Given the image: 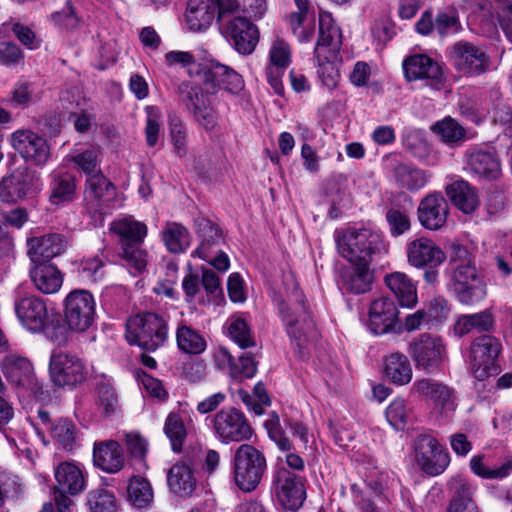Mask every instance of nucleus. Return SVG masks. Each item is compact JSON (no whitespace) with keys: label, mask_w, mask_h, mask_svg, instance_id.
<instances>
[{"label":"nucleus","mask_w":512,"mask_h":512,"mask_svg":"<svg viewBox=\"0 0 512 512\" xmlns=\"http://www.w3.org/2000/svg\"><path fill=\"white\" fill-rule=\"evenodd\" d=\"M287 334L299 349L315 335V322L294 273L284 272L281 285L272 293Z\"/></svg>","instance_id":"1"},{"label":"nucleus","mask_w":512,"mask_h":512,"mask_svg":"<svg viewBox=\"0 0 512 512\" xmlns=\"http://www.w3.org/2000/svg\"><path fill=\"white\" fill-rule=\"evenodd\" d=\"M335 242L338 253L351 264L370 265L375 254L387 252L381 236L366 228L336 231Z\"/></svg>","instance_id":"2"},{"label":"nucleus","mask_w":512,"mask_h":512,"mask_svg":"<svg viewBox=\"0 0 512 512\" xmlns=\"http://www.w3.org/2000/svg\"><path fill=\"white\" fill-rule=\"evenodd\" d=\"M267 469L266 457L255 446L239 445L232 457V478L243 492H252L260 484Z\"/></svg>","instance_id":"3"},{"label":"nucleus","mask_w":512,"mask_h":512,"mask_svg":"<svg viewBox=\"0 0 512 512\" xmlns=\"http://www.w3.org/2000/svg\"><path fill=\"white\" fill-rule=\"evenodd\" d=\"M125 337L131 345L155 351L168 338L167 321L163 316L153 312L137 314L127 320Z\"/></svg>","instance_id":"4"},{"label":"nucleus","mask_w":512,"mask_h":512,"mask_svg":"<svg viewBox=\"0 0 512 512\" xmlns=\"http://www.w3.org/2000/svg\"><path fill=\"white\" fill-rule=\"evenodd\" d=\"M408 353L416 369L426 374L439 372L448 359L445 341L430 333H422L413 338L408 345Z\"/></svg>","instance_id":"5"},{"label":"nucleus","mask_w":512,"mask_h":512,"mask_svg":"<svg viewBox=\"0 0 512 512\" xmlns=\"http://www.w3.org/2000/svg\"><path fill=\"white\" fill-rule=\"evenodd\" d=\"M412 455L418 468L432 477L442 474L450 464L449 452L430 434H419L415 437Z\"/></svg>","instance_id":"6"},{"label":"nucleus","mask_w":512,"mask_h":512,"mask_svg":"<svg viewBox=\"0 0 512 512\" xmlns=\"http://www.w3.org/2000/svg\"><path fill=\"white\" fill-rule=\"evenodd\" d=\"M49 375L55 386L75 388L86 381L88 369L77 355L53 351L49 360Z\"/></svg>","instance_id":"7"},{"label":"nucleus","mask_w":512,"mask_h":512,"mask_svg":"<svg viewBox=\"0 0 512 512\" xmlns=\"http://www.w3.org/2000/svg\"><path fill=\"white\" fill-rule=\"evenodd\" d=\"M197 75L208 95H216L221 90L236 95L244 88V80L239 73L216 61L201 65Z\"/></svg>","instance_id":"8"},{"label":"nucleus","mask_w":512,"mask_h":512,"mask_svg":"<svg viewBox=\"0 0 512 512\" xmlns=\"http://www.w3.org/2000/svg\"><path fill=\"white\" fill-rule=\"evenodd\" d=\"M56 484L53 488L54 501L60 512H68L73 501L70 496L80 494L86 485L82 469L72 462L60 463L54 471Z\"/></svg>","instance_id":"9"},{"label":"nucleus","mask_w":512,"mask_h":512,"mask_svg":"<svg viewBox=\"0 0 512 512\" xmlns=\"http://www.w3.org/2000/svg\"><path fill=\"white\" fill-rule=\"evenodd\" d=\"M64 316L70 330H88L96 316V302L92 293L84 289L71 291L64 299Z\"/></svg>","instance_id":"10"},{"label":"nucleus","mask_w":512,"mask_h":512,"mask_svg":"<svg viewBox=\"0 0 512 512\" xmlns=\"http://www.w3.org/2000/svg\"><path fill=\"white\" fill-rule=\"evenodd\" d=\"M10 144L26 163L35 167H44L52 155L48 140L31 129L14 131Z\"/></svg>","instance_id":"11"},{"label":"nucleus","mask_w":512,"mask_h":512,"mask_svg":"<svg viewBox=\"0 0 512 512\" xmlns=\"http://www.w3.org/2000/svg\"><path fill=\"white\" fill-rule=\"evenodd\" d=\"M212 428L217 439L223 444L249 441L253 435L245 415L233 407L218 411L213 418Z\"/></svg>","instance_id":"12"},{"label":"nucleus","mask_w":512,"mask_h":512,"mask_svg":"<svg viewBox=\"0 0 512 512\" xmlns=\"http://www.w3.org/2000/svg\"><path fill=\"white\" fill-rule=\"evenodd\" d=\"M502 351V344L498 338L484 334L474 339L470 346L471 368L474 376L483 380L495 371V362Z\"/></svg>","instance_id":"13"},{"label":"nucleus","mask_w":512,"mask_h":512,"mask_svg":"<svg viewBox=\"0 0 512 512\" xmlns=\"http://www.w3.org/2000/svg\"><path fill=\"white\" fill-rule=\"evenodd\" d=\"M453 288L457 299L465 305H474L486 296V285L473 264L453 269Z\"/></svg>","instance_id":"14"},{"label":"nucleus","mask_w":512,"mask_h":512,"mask_svg":"<svg viewBox=\"0 0 512 512\" xmlns=\"http://www.w3.org/2000/svg\"><path fill=\"white\" fill-rule=\"evenodd\" d=\"M273 486L278 502L285 509L297 510L303 505L306 491L301 476L280 467L274 474Z\"/></svg>","instance_id":"15"},{"label":"nucleus","mask_w":512,"mask_h":512,"mask_svg":"<svg viewBox=\"0 0 512 512\" xmlns=\"http://www.w3.org/2000/svg\"><path fill=\"white\" fill-rule=\"evenodd\" d=\"M38 181L29 169L5 175L0 180V201L13 204L27 199L39 191Z\"/></svg>","instance_id":"16"},{"label":"nucleus","mask_w":512,"mask_h":512,"mask_svg":"<svg viewBox=\"0 0 512 512\" xmlns=\"http://www.w3.org/2000/svg\"><path fill=\"white\" fill-rule=\"evenodd\" d=\"M14 309L22 326L33 333L42 332L50 320L46 301L36 295L16 299Z\"/></svg>","instance_id":"17"},{"label":"nucleus","mask_w":512,"mask_h":512,"mask_svg":"<svg viewBox=\"0 0 512 512\" xmlns=\"http://www.w3.org/2000/svg\"><path fill=\"white\" fill-rule=\"evenodd\" d=\"M410 393L413 396L431 401L441 412L452 411L455 408L453 388L431 378H421L414 381Z\"/></svg>","instance_id":"18"},{"label":"nucleus","mask_w":512,"mask_h":512,"mask_svg":"<svg viewBox=\"0 0 512 512\" xmlns=\"http://www.w3.org/2000/svg\"><path fill=\"white\" fill-rule=\"evenodd\" d=\"M223 34L241 54H251L258 43L257 27L245 17H234L222 27Z\"/></svg>","instance_id":"19"},{"label":"nucleus","mask_w":512,"mask_h":512,"mask_svg":"<svg viewBox=\"0 0 512 512\" xmlns=\"http://www.w3.org/2000/svg\"><path fill=\"white\" fill-rule=\"evenodd\" d=\"M70 245L69 239L58 233H49L27 240V255L31 263H49V261L63 254Z\"/></svg>","instance_id":"20"},{"label":"nucleus","mask_w":512,"mask_h":512,"mask_svg":"<svg viewBox=\"0 0 512 512\" xmlns=\"http://www.w3.org/2000/svg\"><path fill=\"white\" fill-rule=\"evenodd\" d=\"M407 261L415 268H436L445 259V252L430 238L419 237L407 244Z\"/></svg>","instance_id":"21"},{"label":"nucleus","mask_w":512,"mask_h":512,"mask_svg":"<svg viewBox=\"0 0 512 512\" xmlns=\"http://www.w3.org/2000/svg\"><path fill=\"white\" fill-rule=\"evenodd\" d=\"M418 220L420 224L432 231L441 229L449 214V205L441 193H430L419 203Z\"/></svg>","instance_id":"22"},{"label":"nucleus","mask_w":512,"mask_h":512,"mask_svg":"<svg viewBox=\"0 0 512 512\" xmlns=\"http://www.w3.org/2000/svg\"><path fill=\"white\" fill-rule=\"evenodd\" d=\"M398 314L397 306L391 298L375 299L369 308V330L376 335L395 330L398 325Z\"/></svg>","instance_id":"23"},{"label":"nucleus","mask_w":512,"mask_h":512,"mask_svg":"<svg viewBox=\"0 0 512 512\" xmlns=\"http://www.w3.org/2000/svg\"><path fill=\"white\" fill-rule=\"evenodd\" d=\"M456 69L467 75H479L489 67V58L480 48L469 42H458L453 47Z\"/></svg>","instance_id":"24"},{"label":"nucleus","mask_w":512,"mask_h":512,"mask_svg":"<svg viewBox=\"0 0 512 512\" xmlns=\"http://www.w3.org/2000/svg\"><path fill=\"white\" fill-rule=\"evenodd\" d=\"M195 231L200 241L198 247L192 252V257L209 259L218 251L224 243L221 229L211 220L198 217L195 219Z\"/></svg>","instance_id":"25"},{"label":"nucleus","mask_w":512,"mask_h":512,"mask_svg":"<svg viewBox=\"0 0 512 512\" xmlns=\"http://www.w3.org/2000/svg\"><path fill=\"white\" fill-rule=\"evenodd\" d=\"M264 427L271 441L275 443L279 450L286 452L285 461L289 468L302 471L305 468V462L301 456L293 452V442L286 436V432L281 425L277 413L272 412L264 423Z\"/></svg>","instance_id":"26"},{"label":"nucleus","mask_w":512,"mask_h":512,"mask_svg":"<svg viewBox=\"0 0 512 512\" xmlns=\"http://www.w3.org/2000/svg\"><path fill=\"white\" fill-rule=\"evenodd\" d=\"M342 45V34L340 28L335 24L330 15L320 14L319 16V37L314 47V58L320 63L326 55L322 51L327 48L330 57L340 51Z\"/></svg>","instance_id":"27"},{"label":"nucleus","mask_w":512,"mask_h":512,"mask_svg":"<svg viewBox=\"0 0 512 512\" xmlns=\"http://www.w3.org/2000/svg\"><path fill=\"white\" fill-rule=\"evenodd\" d=\"M297 11L287 16V22L300 43H307L312 40L315 34V17L310 13L311 5L309 0H294Z\"/></svg>","instance_id":"28"},{"label":"nucleus","mask_w":512,"mask_h":512,"mask_svg":"<svg viewBox=\"0 0 512 512\" xmlns=\"http://www.w3.org/2000/svg\"><path fill=\"white\" fill-rule=\"evenodd\" d=\"M403 69L408 81L427 79L439 83L443 80L440 65L424 54L406 58L403 62Z\"/></svg>","instance_id":"29"},{"label":"nucleus","mask_w":512,"mask_h":512,"mask_svg":"<svg viewBox=\"0 0 512 512\" xmlns=\"http://www.w3.org/2000/svg\"><path fill=\"white\" fill-rule=\"evenodd\" d=\"M94 464L107 473H117L124 466V455L120 444L114 440L95 442Z\"/></svg>","instance_id":"30"},{"label":"nucleus","mask_w":512,"mask_h":512,"mask_svg":"<svg viewBox=\"0 0 512 512\" xmlns=\"http://www.w3.org/2000/svg\"><path fill=\"white\" fill-rule=\"evenodd\" d=\"M465 156L466 168L471 173L485 179H496L500 176V162L492 152L475 148L468 150Z\"/></svg>","instance_id":"31"},{"label":"nucleus","mask_w":512,"mask_h":512,"mask_svg":"<svg viewBox=\"0 0 512 512\" xmlns=\"http://www.w3.org/2000/svg\"><path fill=\"white\" fill-rule=\"evenodd\" d=\"M29 276L35 288L44 294L57 293L63 284V274L50 263H32Z\"/></svg>","instance_id":"32"},{"label":"nucleus","mask_w":512,"mask_h":512,"mask_svg":"<svg viewBox=\"0 0 512 512\" xmlns=\"http://www.w3.org/2000/svg\"><path fill=\"white\" fill-rule=\"evenodd\" d=\"M215 18L213 0H188L184 19L189 30L203 32Z\"/></svg>","instance_id":"33"},{"label":"nucleus","mask_w":512,"mask_h":512,"mask_svg":"<svg viewBox=\"0 0 512 512\" xmlns=\"http://www.w3.org/2000/svg\"><path fill=\"white\" fill-rule=\"evenodd\" d=\"M445 191L454 206L465 214H472L480 205L478 190L465 180L452 182Z\"/></svg>","instance_id":"34"},{"label":"nucleus","mask_w":512,"mask_h":512,"mask_svg":"<svg viewBox=\"0 0 512 512\" xmlns=\"http://www.w3.org/2000/svg\"><path fill=\"white\" fill-rule=\"evenodd\" d=\"M49 201L53 205L72 202L76 195V179L68 172L53 171L50 174Z\"/></svg>","instance_id":"35"},{"label":"nucleus","mask_w":512,"mask_h":512,"mask_svg":"<svg viewBox=\"0 0 512 512\" xmlns=\"http://www.w3.org/2000/svg\"><path fill=\"white\" fill-rule=\"evenodd\" d=\"M453 496L447 508V512H479L478 506L473 500L475 487L466 479L457 477L450 484Z\"/></svg>","instance_id":"36"},{"label":"nucleus","mask_w":512,"mask_h":512,"mask_svg":"<svg viewBox=\"0 0 512 512\" xmlns=\"http://www.w3.org/2000/svg\"><path fill=\"white\" fill-rule=\"evenodd\" d=\"M444 310V299H433L422 309L406 316L404 322L405 329L408 332H412L425 326L430 327L434 321L444 317Z\"/></svg>","instance_id":"37"},{"label":"nucleus","mask_w":512,"mask_h":512,"mask_svg":"<svg viewBox=\"0 0 512 512\" xmlns=\"http://www.w3.org/2000/svg\"><path fill=\"white\" fill-rule=\"evenodd\" d=\"M384 375L396 385H406L412 380L413 370L407 356L400 352H393L383 359Z\"/></svg>","instance_id":"38"},{"label":"nucleus","mask_w":512,"mask_h":512,"mask_svg":"<svg viewBox=\"0 0 512 512\" xmlns=\"http://www.w3.org/2000/svg\"><path fill=\"white\" fill-rule=\"evenodd\" d=\"M5 377L17 386H26L32 383L33 366L31 362L21 356L8 355L1 364Z\"/></svg>","instance_id":"39"},{"label":"nucleus","mask_w":512,"mask_h":512,"mask_svg":"<svg viewBox=\"0 0 512 512\" xmlns=\"http://www.w3.org/2000/svg\"><path fill=\"white\" fill-rule=\"evenodd\" d=\"M385 283L403 307H412L417 303V288L412 280L402 272H393L385 276Z\"/></svg>","instance_id":"40"},{"label":"nucleus","mask_w":512,"mask_h":512,"mask_svg":"<svg viewBox=\"0 0 512 512\" xmlns=\"http://www.w3.org/2000/svg\"><path fill=\"white\" fill-rule=\"evenodd\" d=\"M353 267L344 271L341 276L342 287L354 294H364L371 290L373 273L369 265L352 264Z\"/></svg>","instance_id":"41"},{"label":"nucleus","mask_w":512,"mask_h":512,"mask_svg":"<svg viewBox=\"0 0 512 512\" xmlns=\"http://www.w3.org/2000/svg\"><path fill=\"white\" fill-rule=\"evenodd\" d=\"M111 230L119 236L122 247L140 246L147 235V226L130 217L113 221Z\"/></svg>","instance_id":"42"},{"label":"nucleus","mask_w":512,"mask_h":512,"mask_svg":"<svg viewBox=\"0 0 512 512\" xmlns=\"http://www.w3.org/2000/svg\"><path fill=\"white\" fill-rule=\"evenodd\" d=\"M167 482L171 491L180 497L190 496L196 486L190 466L184 463H177L170 468Z\"/></svg>","instance_id":"43"},{"label":"nucleus","mask_w":512,"mask_h":512,"mask_svg":"<svg viewBox=\"0 0 512 512\" xmlns=\"http://www.w3.org/2000/svg\"><path fill=\"white\" fill-rule=\"evenodd\" d=\"M50 435L60 448L72 451L77 446L80 430L71 419L58 418L51 423Z\"/></svg>","instance_id":"44"},{"label":"nucleus","mask_w":512,"mask_h":512,"mask_svg":"<svg viewBox=\"0 0 512 512\" xmlns=\"http://www.w3.org/2000/svg\"><path fill=\"white\" fill-rule=\"evenodd\" d=\"M393 176L403 188L410 191L422 189L429 179L424 170L404 162H397L393 166Z\"/></svg>","instance_id":"45"},{"label":"nucleus","mask_w":512,"mask_h":512,"mask_svg":"<svg viewBox=\"0 0 512 512\" xmlns=\"http://www.w3.org/2000/svg\"><path fill=\"white\" fill-rule=\"evenodd\" d=\"M161 235L167 250L174 254L184 253L191 244L190 232L177 222H167Z\"/></svg>","instance_id":"46"},{"label":"nucleus","mask_w":512,"mask_h":512,"mask_svg":"<svg viewBox=\"0 0 512 512\" xmlns=\"http://www.w3.org/2000/svg\"><path fill=\"white\" fill-rule=\"evenodd\" d=\"M494 326V316L488 310L462 315L455 324V333L462 336L472 331L487 332Z\"/></svg>","instance_id":"47"},{"label":"nucleus","mask_w":512,"mask_h":512,"mask_svg":"<svg viewBox=\"0 0 512 512\" xmlns=\"http://www.w3.org/2000/svg\"><path fill=\"white\" fill-rule=\"evenodd\" d=\"M470 468L474 474L485 479H502L512 472V456L505 458L499 465L490 466L484 456L476 455L470 460Z\"/></svg>","instance_id":"48"},{"label":"nucleus","mask_w":512,"mask_h":512,"mask_svg":"<svg viewBox=\"0 0 512 512\" xmlns=\"http://www.w3.org/2000/svg\"><path fill=\"white\" fill-rule=\"evenodd\" d=\"M178 92L181 102L191 115L210 103L208 99L209 95L206 94L202 85L199 86L191 82H182L178 87Z\"/></svg>","instance_id":"49"},{"label":"nucleus","mask_w":512,"mask_h":512,"mask_svg":"<svg viewBox=\"0 0 512 512\" xmlns=\"http://www.w3.org/2000/svg\"><path fill=\"white\" fill-rule=\"evenodd\" d=\"M176 341L178 348L187 354H201L207 347L203 336L198 331L185 324L178 326L176 330Z\"/></svg>","instance_id":"50"},{"label":"nucleus","mask_w":512,"mask_h":512,"mask_svg":"<svg viewBox=\"0 0 512 512\" xmlns=\"http://www.w3.org/2000/svg\"><path fill=\"white\" fill-rule=\"evenodd\" d=\"M128 499L136 508H147L153 501L154 493L150 482L142 477L134 476L128 485Z\"/></svg>","instance_id":"51"},{"label":"nucleus","mask_w":512,"mask_h":512,"mask_svg":"<svg viewBox=\"0 0 512 512\" xmlns=\"http://www.w3.org/2000/svg\"><path fill=\"white\" fill-rule=\"evenodd\" d=\"M115 187L108 178L101 172L86 178V196L98 201L107 200L113 197Z\"/></svg>","instance_id":"52"},{"label":"nucleus","mask_w":512,"mask_h":512,"mask_svg":"<svg viewBox=\"0 0 512 512\" xmlns=\"http://www.w3.org/2000/svg\"><path fill=\"white\" fill-rule=\"evenodd\" d=\"M163 430L170 440L172 450L180 452L187 437V430L180 415L174 412L169 413Z\"/></svg>","instance_id":"53"},{"label":"nucleus","mask_w":512,"mask_h":512,"mask_svg":"<svg viewBox=\"0 0 512 512\" xmlns=\"http://www.w3.org/2000/svg\"><path fill=\"white\" fill-rule=\"evenodd\" d=\"M431 129L441 141L449 145L456 144L465 137V129L451 117L437 121Z\"/></svg>","instance_id":"54"},{"label":"nucleus","mask_w":512,"mask_h":512,"mask_svg":"<svg viewBox=\"0 0 512 512\" xmlns=\"http://www.w3.org/2000/svg\"><path fill=\"white\" fill-rule=\"evenodd\" d=\"M386 419L395 430H404L412 419L408 403L401 398L393 400L385 411Z\"/></svg>","instance_id":"55"},{"label":"nucleus","mask_w":512,"mask_h":512,"mask_svg":"<svg viewBox=\"0 0 512 512\" xmlns=\"http://www.w3.org/2000/svg\"><path fill=\"white\" fill-rule=\"evenodd\" d=\"M87 505L90 512L117 511V500L114 493L104 488L91 490L87 494Z\"/></svg>","instance_id":"56"},{"label":"nucleus","mask_w":512,"mask_h":512,"mask_svg":"<svg viewBox=\"0 0 512 512\" xmlns=\"http://www.w3.org/2000/svg\"><path fill=\"white\" fill-rule=\"evenodd\" d=\"M70 160L81 169L86 178L101 172V152L98 148H90L75 153Z\"/></svg>","instance_id":"57"},{"label":"nucleus","mask_w":512,"mask_h":512,"mask_svg":"<svg viewBox=\"0 0 512 512\" xmlns=\"http://www.w3.org/2000/svg\"><path fill=\"white\" fill-rule=\"evenodd\" d=\"M104 266L105 261L99 255L83 259L77 265L78 277L85 282H96L104 276Z\"/></svg>","instance_id":"58"},{"label":"nucleus","mask_w":512,"mask_h":512,"mask_svg":"<svg viewBox=\"0 0 512 512\" xmlns=\"http://www.w3.org/2000/svg\"><path fill=\"white\" fill-rule=\"evenodd\" d=\"M98 406L105 416H111L119 408L118 397L109 381L103 380L97 384Z\"/></svg>","instance_id":"59"},{"label":"nucleus","mask_w":512,"mask_h":512,"mask_svg":"<svg viewBox=\"0 0 512 512\" xmlns=\"http://www.w3.org/2000/svg\"><path fill=\"white\" fill-rule=\"evenodd\" d=\"M169 129L175 153L179 157H184L188 151L186 124L179 117L170 116Z\"/></svg>","instance_id":"60"},{"label":"nucleus","mask_w":512,"mask_h":512,"mask_svg":"<svg viewBox=\"0 0 512 512\" xmlns=\"http://www.w3.org/2000/svg\"><path fill=\"white\" fill-rule=\"evenodd\" d=\"M461 29L458 12L455 8H449L439 12L435 18V30L440 35L455 34Z\"/></svg>","instance_id":"61"},{"label":"nucleus","mask_w":512,"mask_h":512,"mask_svg":"<svg viewBox=\"0 0 512 512\" xmlns=\"http://www.w3.org/2000/svg\"><path fill=\"white\" fill-rule=\"evenodd\" d=\"M122 259L134 275L143 272L147 265V254L140 246L126 245L122 247Z\"/></svg>","instance_id":"62"},{"label":"nucleus","mask_w":512,"mask_h":512,"mask_svg":"<svg viewBox=\"0 0 512 512\" xmlns=\"http://www.w3.org/2000/svg\"><path fill=\"white\" fill-rule=\"evenodd\" d=\"M228 333L231 339L238 344L240 348H249L255 345L251 337L250 329L243 319H234L228 326Z\"/></svg>","instance_id":"63"},{"label":"nucleus","mask_w":512,"mask_h":512,"mask_svg":"<svg viewBox=\"0 0 512 512\" xmlns=\"http://www.w3.org/2000/svg\"><path fill=\"white\" fill-rule=\"evenodd\" d=\"M386 220L388 222L391 235L395 237L404 234L411 227L408 214L399 209H389L386 213Z\"/></svg>","instance_id":"64"}]
</instances>
